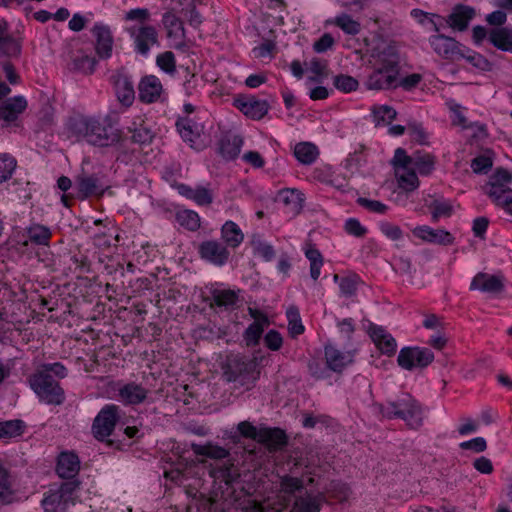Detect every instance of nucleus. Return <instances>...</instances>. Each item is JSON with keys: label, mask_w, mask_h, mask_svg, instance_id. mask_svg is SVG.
Here are the masks:
<instances>
[{"label": "nucleus", "mask_w": 512, "mask_h": 512, "mask_svg": "<svg viewBox=\"0 0 512 512\" xmlns=\"http://www.w3.org/2000/svg\"><path fill=\"white\" fill-rule=\"evenodd\" d=\"M366 45V54L375 66V71L367 80L368 88L381 90L396 87L398 58L394 46L380 36L367 41Z\"/></svg>", "instance_id": "nucleus-1"}, {"label": "nucleus", "mask_w": 512, "mask_h": 512, "mask_svg": "<svg viewBox=\"0 0 512 512\" xmlns=\"http://www.w3.org/2000/svg\"><path fill=\"white\" fill-rule=\"evenodd\" d=\"M69 137L76 141H86L95 146H111L121 139V131L113 125H104L95 119L80 118L71 122Z\"/></svg>", "instance_id": "nucleus-2"}, {"label": "nucleus", "mask_w": 512, "mask_h": 512, "mask_svg": "<svg viewBox=\"0 0 512 512\" xmlns=\"http://www.w3.org/2000/svg\"><path fill=\"white\" fill-rule=\"evenodd\" d=\"M128 23L125 31L133 40L135 51L146 55L151 47L157 44L158 33L152 25H149L150 12L146 8H135L126 12L124 16Z\"/></svg>", "instance_id": "nucleus-3"}, {"label": "nucleus", "mask_w": 512, "mask_h": 512, "mask_svg": "<svg viewBox=\"0 0 512 512\" xmlns=\"http://www.w3.org/2000/svg\"><path fill=\"white\" fill-rule=\"evenodd\" d=\"M303 485L302 479L290 476L283 477L281 481V493L283 495L277 496V501L271 502V499L268 498L264 502H259L250 495H245L243 498L235 500V510L240 509L244 512H265L266 510L282 512L289 504L290 495L301 489Z\"/></svg>", "instance_id": "nucleus-4"}, {"label": "nucleus", "mask_w": 512, "mask_h": 512, "mask_svg": "<svg viewBox=\"0 0 512 512\" xmlns=\"http://www.w3.org/2000/svg\"><path fill=\"white\" fill-rule=\"evenodd\" d=\"M381 412L388 418L403 419L412 428H417L422 424V410L410 395H404L395 402L387 403L382 407Z\"/></svg>", "instance_id": "nucleus-5"}, {"label": "nucleus", "mask_w": 512, "mask_h": 512, "mask_svg": "<svg viewBox=\"0 0 512 512\" xmlns=\"http://www.w3.org/2000/svg\"><path fill=\"white\" fill-rule=\"evenodd\" d=\"M392 165L399 188L411 192L419 187V179L413 166V159L404 149H396Z\"/></svg>", "instance_id": "nucleus-6"}, {"label": "nucleus", "mask_w": 512, "mask_h": 512, "mask_svg": "<svg viewBox=\"0 0 512 512\" xmlns=\"http://www.w3.org/2000/svg\"><path fill=\"white\" fill-rule=\"evenodd\" d=\"M512 173L506 169H497L484 186L485 193L500 207H504L512 199Z\"/></svg>", "instance_id": "nucleus-7"}, {"label": "nucleus", "mask_w": 512, "mask_h": 512, "mask_svg": "<svg viewBox=\"0 0 512 512\" xmlns=\"http://www.w3.org/2000/svg\"><path fill=\"white\" fill-rule=\"evenodd\" d=\"M30 386L41 401L59 405L64 401V392L52 377L38 374L30 379Z\"/></svg>", "instance_id": "nucleus-8"}, {"label": "nucleus", "mask_w": 512, "mask_h": 512, "mask_svg": "<svg viewBox=\"0 0 512 512\" xmlns=\"http://www.w3.org/2000/svg\"><path fill=\"white\" fill-rule=\"evenodd\" d=\"M78 485L72 482L62 484L57 490L50 491L42 500V506L46 512H59L74 504V493Z\"/></svg>", "instance_id": "nucleus-9"}, {"label": "nucleus", "mask_w": 512, "mask_h": 512, "mask_svg": "<svg viewBox=\"0 0 512 512\" xmlns=\"http://www.w3.org/2000/svg\"><path fill=\"white\" fill-rule=\"evenodd\" d=\"M434 359L433 353L422 347H403L397 357L398 365L405 370L423 368Z\"/></svg>", "instance_id": "nucleus-10"}, {"label": "nucleus", "mask_w": 512, "mask_h": 512, "mask_svg": "<svg viewBox=\"0 0 512 512\" xmlns=\"http://www.w3.org/2000/svg\"><path fill=\"white\" fill-rule=\"evenodd\" d=\"M367 334L377 351L387 357H392L397 351V341L394 336L383 326L370 323Z\"/></svg>", "instance_id": "nucleus-11"}, {"label": "nucleus", "mask_w": 512, "mask_h": 512, "mask_svg": "<svg viewBox=\"0 0 512 512\" xmlns=\"http://www.w3.org/2000/svg\"><path fill=\"white\" fill-rule=\"evenodd\" d=\"M162 23L171 47L181 51L189 48L183 23L174 12H166Z\"/></svg>", "instance_id": "nucleus-12"}, {"label": "nucleus", "mask_w": 512, "mask_h": 512, "mask_svg": "<svg viewBox=\"0 0 512 512\" xmlns=\"http://www.w3.org/2000/svg\"><path fill=\"white\" fill-rule=\"evenodd\" d=\"M355 350H341L334 344L324 346V359L326 367L336 373H341L354 362Z\"/></svg>", "instance_id": "nucleus-13"}, {"label": "nucleus", "mask_w": 512, "mask_h": 512, "mask_svg": "<svg viewBox=\"0 0 512 512\" xmlns=\"http://www.w3.org/2000/svg\"><path fill=\"white\" fill-rule=\"evenodd\" d=\"M118 408L115 405L105 406L93 423V433L97 439L103 440L111 435L118 419Z\"/></svg>", "instance_id": "nucleus-14"}, {"label": "nucleus", "mask_w": 512, "mask_h": 512, "mask_svg": "<svg viewBox=\"0 0 512 512\" xmlns=\"http://www.w3.org/2000/svg\"><path fill=\"white\" fill-rule=\"evenodd\" d=\"M233 105L246 117L254 120L262 119L268 112L269 106L265 100L253 96L238 95L233 99Z\"/></svg>", "instance_id": "nucleus-15"}, {"label": "nucleus", "mask_w": 512, "mask_h": 512, "mask_svg": "<svg viewBox=\"0 0 512 512\" xmlns=\"http://www.w3.org/2000/svg\"><path fill=\"white\" fill-rule=\"evenodd\" d=\"M429 43L438 56L452 61L459 59L462 45L455 39L438 34L431 36L429 38Z\"/></svg>", "instance_id": "nucleus-16"}, {"label": "nucleus", "mask_w": 512, "mask_h": 512, "mask_svg": "<svg viewBox=\"0 0 512 512\" xmlns=\"http://www.w3.org/2000/svg\"><path fill=\"white\" fill-rule=\"evenodd\" d=\"M176 126L181 138L192 148L200 150L203 147L200 140L203 131L201 124L194 122L190 117H184L177 121Z\"/></svg>", "instance_id": "nucleus-17"}, {"label": "nucleus", "mask_w": 512, "mask_h": 512, "mask_svg": "<svg viewBox=\"0 0 512 512\" xmlns=\"http://www.w3.org/2000/svg\"><path fill=\"white\" fill-rule=\"evenodd\" d=\"M412 235L423 242L439 245H449L453 242L452 235L443 229H433L427 225L414 227Z\"/></svg>", "instance_id": "nucleus-18"}, {"label": "nucleus", "mask_w": 512, "mask_h": 512, "mask_svg": "<svg viewBox=\"0 0 512 512\" xmlns=\"http://www.w3.org/2000/svg\"><path fill=\"white\" fill-rule=\"evenodd\" d=\"M249 314L254 322L246 329L244 339L248 346H252L259 342L264 328L269 325V321L267 316L257 309L249 308Z\"/></svg>", "instance_id": "nucleus-19"}, {"label": "nucleus", "mask_w": 512, "mask_h": 512, "mask_svg": "<svg viewBox=\"0 0 512 512\" xmlns=\"http://www.w3.org/2000/svg\"><path fill=\"white\" fill-rule=\"evenodd\" d=\"M199 253L201 257L210 263L222 266L229 258L227 248L217 241H206L200 245Z\"/></svg>", "instance_id": "nucleus-20"}, {"label": "nucleus", "mask_w": 512, "mask_h": 512, "mask_svg": "<svg viewBox=\"0 0 512 512\" xmlns=\"http://www.w3.org/2000/svg\"><path fill=\"white\" fill-rule=\"evenodd\" d=\"M476 11L468 5H457L448 16V25L458 31H464L469 26L471 20L475 17Z\"/></svg>", "instance_id": "nucleus-21"}, {"label": "nucleus", "mask_w": 512, "mask_h": 512, "mask_svg": "<svg viewBox=\"0 0 512 512\" xmlns=\"http://www.w3.org/2000/svg\"><path fill=\"white\" fill-rule=\"evenodd\" d=\"M93 34L96 38V52L100 58H109L112 55L113 37L108 26L95 24Z\"/></svg>", "instance_id": "nucleus-22"}, {"label": "nucleus", "mask_w": 512, "mask_h": 512, "mask_svg": "<svg viewBox=\"0 0 512 512\" xmlns=\"http://www.w3.org/2000/svg\"><path fill=\"white\" fill-rule=\"evenodd\" d=\"M502 288L503 281L500 276L482 272L476 274L470 283V290H478L484 293L500 292Z\"/></svg>", "instance_id": "nucleus-23"}, {"label": "nucleus", "mask_w": 512, "mask_h": 512, "mask_svg": "<svg viewBox=\"0 0 512 512\" xmlns=\"http://www.w3.org/2000/svg\"><path fill=\"white\" fill-rule=\"evenodd\" d=\"M177 191L180 195L194 201L199 206H208L213 202V193L205 186L190 187L185 184H179Z\"/></svg>", "instance_id": "nucleus-24"}, {"label": "nucleus", "mask_w": 512, "mask_h": 512, "mask_svg": "<svg viewBox=\"0 0 512 512\" xmlns=\"http://www.w3.org/2000/svg\"><path fill=\"white\" fill-rule=\"evenodd\" d=\"M162 93V84L154 76L144 77L139 84V97L143 102L152 103L159 99Z\"/></svg>", "instance_id": "nucleus-25"}, {"label": "nucleus", "mask_w": 512, "mask_h": 512, "mask_svg": "<svg viewBox=\"0 0 512 512\" xmlns=\"http://www.w3.org/2000/svg\"><path fill=\"white\" fill-rule=\"evenodd\" d=\"M176 6L173 8L175 13H179L186 18L189 25L199 27L202 23V16L196 11V6L202 3V0H176Z\"/></svg>", "instance_id": "nucleus-26"}, {"label": "nucleus", "mask_w": 512, "mask_h": 512, "mask_svg": "<svg viewBox=\"0 0 512 512\" xmlns=\"http://www.w3.org/2000/svg\"><path fill=\"white\" fill-rule=\"evenodd\" d=\"M293 155L302 165H312L320 155L319 148L312 142H298L293 147Z\"/></svg>", "instance_id": "nucleus-27"}, {"label": "nucleus", "mask_w": 512, "mask_h": 512, "mask_svg": "<svg viewBox=\"0 0 512 512\" xmlns=\"http://www.w3.org/2000/svg\"><path fill=\"white\" fill-rule=\"evenodd\" d=\"M27 101L21 96L9 99L0 105V118L12 122L26 109Z\"/></svg>", "instance_id": "nucleus-28"}, {"label": "nucleus", "mask_w": 512, "mask_h": 512, "mask_svg": "<svg viewBox=\"0 0 512 512\" xmlns=\"http://www.w3.org/2000/svg\"><path fill=\"white\" fill-rule=\"evenodd\" d=\"M80 462L74 453L63 452L58 457L57 473L62 478H72L78 471Z\"/></svg>", "instance_id": "nucleus-29"}, {"label": "nucleus", "mask_w": 512, "mask_h": 512, "mask_svg": "<svg viewBox=\"0 0 512 512\" xmlns=\"http://www.w3.org/2000/svg\"><path fill=\"white\" fill-rule=\"evenodd\" d=\"M285 433L278 428H260L258 442L266 445L269 449H278L286 444Z\"/></svg>", "instance_id": "nucleus-30"}, {"label": "nucleus", "mask_w": 512, "mask_h": 512, "mask_svg": "<svg viewBox=\"0 0 512 512\" xmlns=\"http://www.w3.org/2000/svg\"><path fill=\"white\" fill-rule=\"evenodd\" d=\"M329 25H335L345 34L352 36L357 35L361 30V24L346 13H341L334 18L327 19L325 26Z\"/></svg>", "instance_id": "nucleus-31"}, {"label": "nucleus", "mask_w": 512, "mask_h": 512, "mask_svg": "<svg viewBox=\"0 0 512 512\" xmlns=\"http://www.w3.org/2000/svg\"><path fill=\"white\" fill-rule=\"evenodd\" d=\"M119 396L124 403L139 404L145 400L147 390L138 384L129 383L119 389Z\"/></svg>", "instance_id": "nucleus-32"}, {"label": "nucleus", "mask_w": 512, "mask_h": 512, "mask_svg": "<svg viewBox=\"0 0 512 512\" xmlns=\"http://www.w3.org/2000/svg\"><path fill=\"white\" fill-rule=\"evenodd\" d=\"M489 41L497 49L512 52V29L507 27L492 29L489 32Z\"/></svg>", "instance_id": "nucleus-33"}, {"label": "nucleus", "mask_w": 512, "mask_h": 512, "mask_svg": "<svg viewBox=\"0 0 512 512\" xmlns=\"http://www.w3.org/2000/svg\"><path fill=\"white\" fill-rule=\"evenodd\" d=\"M221 237L230 247H238L244 240L241 228L233 221H226L221 228Z\"/></svg>", "instance_id": "nucleus-34"}, {"label": "nucleus", "mask_w": 512, "mask_h": 512, "mask_svg": "<svg viewBox=\"0 0 512 512\" xmlns=\"http://www.w3.org/2000/svg\"><path fill=\"white\" fill-rule=\"evenodd\" d=\"M0 50L8 56H16L20 53V45L10 37L8 23L4 19H0Z\"/></svg>", "instance_id": "nucleus-35"}, {"label": "nucleus", "mask_w": 512, "mask_h": 512, "mask_svg": "<svg viewBox=\"0 0 512 512\" xmlns=\"http://www.w3.org/2000/svg\"><path fill=\"white\" fill-rule=\"evenodd\" d=\"M324 502L322 494L311 496L306 495L295 500L293 512H319Z\"/></svg>", "instance_id": "nucleus-36"}, {"label": "nucleus", "mask_w": 512, "mask_h": 512, "mask_svg": "<svg viewBox=\"0 0 512 512\" xmlns=\"http://www.w3.org/2000/svg\"><path fill=\"white\" fill-rule=\"evenodd\" d=\"M306 258L310 262V276L314 281H317L321 274L323 266V257L318 249L311 244H306L303 248Z\"/></svg>", "instance_id": "nucleus-37"}, {"label": "nucleus", "mask_w": 512, "mask_h": 512, "mask_svg": "<svg viewBox=\"0 0 512 512\" xmlns=\"http://www.w3.org/2000/svg\"><path fill=\"white\" fill-rule=\"evenodd\" d=\"M96 59L84 51H78L72 59V69L84 74H91L96 67Z\"/></svg>", "instance_id": "nucleus-38"}, {"label": "nucleus", "mask_w": 512, "mask_h": 512, "mask_svg": "<svg viewBox=\"0 0 512 512\" xmlns=\"http://www.w3.org/2000/svg\"><path fill=\"white\" fill-rule=\"evenodd\" d=\"M288 320V330L292 337H297L304 333L305 327L302 323L299 309L296 306H290L286 310Z\"/></svg>", "instance_id": "nucleus-39"}, {"label": "nucleus", "mask_w": 512, "mask_h": 512, "mask_svg": "<svg viewBox=\"0 0 512 512\" xmlns=\"http://www.w3.org/2000/svg\"><path fill=\"white\" fill-rule=\"evenodd\" d=\"M25 425L21 420L0 422V439L8 440L19 437L24 432Z\"/></svg>", "instance_id": "nucleus-40"}, {"label": "nucleus", "mask_w": 512, "mask_h": 512, "mask_svg": "<svg viewBox=\"0 0 512 512\" xmlns=\"http://www.w3.org/2000/svg\"><path fill=\"white\" fill-rule=\"evenodd\" d=\"M29 240L37 245L48 246L52 233L43 225H32L27 229Z\"/></svg>", "instance_id": "nucleus-41"}, {"label": "nucleus", "mask_w": 512, "mask_h": 512, "mask_svg": "<svg viewBox=\"0 0 512 512\" xmlns=\"http://www.w3.org/2000/svg\"><path fill=\"white\" fill-rule=\"evenodd\" d=\"M465 59L470 65L479 69V70H488L490 67L489 61L482 56L481 54L470 51L465 47H461V54H459V59Z\"/></svg>", "instance_id": "nucleus-42"}, {"label": "nucleus", "mask_w": 512, "mask_h": 512, "mask_svg": "<svg viewBox=\"0 0 512 512\" xmlns=\"http://www.w3.org/2000/svg\"><path fill=\"white\" fill-rule=\"evenodd\" d=\"M307 80L318 82L327 74V64L319 59H312L306 64Z\"/></svg>", "instance_id": "nucleus-43"}, {"label": "nucleus", "mask_w": 512, "mask_h": 512, "mask_svg": "<svg viewBox=\"0 0 512 512\" xmlns=\"http://www.w3.org/2000/svg\"><path fill=\"white\" fill-rule=\"evenodd\" d=\"M138 122H134L133 125L128 127V130L132 133V139L137 143L150 142L153 135L152 132L143 125V119L141 116L137 118Z\"/></svg>", "instance_id": "nucleus-44"}, {"label": "nucleus", "mask_w": 512, "mask_h": 512, "mask_svg": "<svg viewBox=\"0 0 512 512\" xmlns=\"http://www.w3.org/2000/svg\"><path fill=\"white\" fill-rule=\"evenodd\" d=\"M413 166L421 175H429L435 167V158L430 154L411 156Z\"/></svg>", "instance_id": "nucleus-45"}, {"label": "nucleus", "mask_w": 512, "mask_h": 512, "mask_svg": "<svg viewBox=\"0 0 512 512\" xmlns=\"http://www.w3.org/2000/svg\"><path fill=\"white\" fill-rule=\"evenodd\" d=\"M116 95L118 100L125 106H129L132 104L135 93L133 85L127 80L118 81L116 83Z\"/></svg>", "instance_id": "nucleus-46"}, {"label": "nucleus", "mask_w": 512, "mask_h": 512, "mask_svg": "<svg viewBox=\"0 0 512 512\" xmlns=\"http://www.w3.org/2000/svg\"><path fill=\"white\" fill-rule=\"evenodd\" d=\"M373 118L377 125L389 124L396 117L394 108L387 105H377L372 108Z\"/></svg>", "instance_id": "nucleus-47"}, {"label": "nucleus", "mask_w": 512, "mask_h": 512, "mask_svg": "<svg viewBox=\"0 0 512 512\" xmlns=\"http://www.w3.org/2000/svg\"><path fill=\"white\" fill-rule=\"evenodd\" d=\"M333 85L342 93H351L358 89L359 82L350 75L339 74L333 78Z\"/></svg>", "instance_id": "nucleus-48"}, {"label": "nucleus", "mask_w": 512, "mask_h": 512, "mask_svg": "<svg viewBox=\"0 0 512 512\" xmlns=\"http://www.w3.org/2000/svg\"><path fill=\"white\" fill-rule=\"evenodd\" d=\"M178 223L191 230L195 231L200 227V217L198 213L192 210H182L176 215Z\"/></svg>", "instance_id": "nucleus-49"}, {"label": "nucleus", "mask_w": 512, "mask_h": 512, "mask_svg": "<svg viewBox=\"0 0 512 512\" xmlns=\"http://www.w3.org/2000/svg\"><path fill=\"white\" fill-rule=\"evenodd\" d=\"M194 452L198 455L207 456L214 459L226 458L229 452L220 446L207 444V445H194Z\"/></svg>", "instance_id": "nucleus-50"}, {"label": "nucleus", "mask_w": 512, "mask_h": 512, "mask_svg": "<svg viewBox=\"0 0 512 512\" xmlns=\"http://www.w3.org/2000/svg\"><path fill=\"white\" fill-rule=\"evenodd\" d=\"M16 165V159L12 155L0 153V183L11 178Z\"/></svg>", "instance_id": "nucleus-51"}, {"label": "nucleus", "mask_w": 512, "mask_h": 512, "mask_svg": "<svg viewBox=\"0 0 512 512\" xmlns=\"http://www.w3.org/2000/svg\"><path fill=\"white\" fill-rule=\"evenodd\" d=\"M156 65L163 72L174 75L176 73V59L171 51H165L157 55Z\"/></svg>", "instance_id": "nucleus-52"}, {"label": "nucleus", "mask_w": 512, "mask_h": 512, "mask_svg": "<svg viewBox=\"0 0 512 512\" xmlns=\"http://www.w3.org/2000/svg\"><path fill=\"white\" fill-rule=\"evenodd\" d=\"M197 466L194 463H191L190 465H186L185 469H180L179 467L175 469L165 470L164 476L167 479H170L171 481L177 483V484H184V481L188 479L189 475L192 474Z\"/></svg>", "instance_id": "nucleus-53"}, {"label": "nucleus", "mask_w": 512, "mask_h": 512, "mask_svg": "<svg viewBox=\"0 0 512 512\" xmlns=\"http://www.w3.org/2000/svg\"><path fill=\"white\" fill-rule=\"evenodd\" d=\"M380 232L391 241H400L403 238V230L395 223L382 220L378 222Z\"/></svg>", "instance_id": "nucleus-54"}, {"label": "nucleus", "mask_w": 512, "mask_h": 512, "mask_svg": "<svg viewBox=\"0 0 512 512\" xmlns=\"http://www.w3.org/2000/svg\"><path fill=\"white\" fill-rule=\"evenodd\" d=\"M13 494L10 475L7 470L0 465V502H9Z\"/></svg>", "instance_id": "nucleus-55"}, {"label": "nucleus", "mask_w": 512, "mask_h": 512, "mask_svg": "<svg viewBox=\"0 0 512 512\" xmlns=\"http://www.w3.org/2000/svg\"><path fill=\"white\" fill-rule=\"evenodd\" d=\"M77 189L83 197L93 195L98 190L97 180L93 177H80L77 180Z\"/></svg>", "instance_id": "nucleus-56"}, {"label": "nucleus", "mask_w": 512, "mask_h": 512, "mask_svg": "<svg viewBox=\"0 0 512 512\" xmlns=\"http://www.w3.org/2000/svg\"><path fill=\"white\" fill-rule=\"evenodd\" d=\"M236 299V294L231 290H216L213 293V303L219 307L231 306Z\"/></svg>", "instance_id": "nucleus-57"}, {"label": "nucleus", "mask_w": 512, "mask_h": 512, "mask_svg": "<svg viewBox=\"0 0 512 512\" xmlns=\"http://www.w3.org/2000/svg\"><path fill=\"white\" fill-rule=\"evenodd\" d=\"M344 230L347 234L357 238H362L367 234V228L363 226L356 218H349L344 224Z\"/></svg>", "instance_id": "nucleus-58"}, {"label": "nucleus", "mask_w": 512, "mask_h": 512, "mask_svg": "<svg viewBox=\"0 0 512 512\" xmlns=\"http://www.w3.org/2000/svg\"><path fill=\"white\" fill-rule=\"evenodd\" d=\"M411 16L413 19H415L418 23L422 25L430 24L432 26V29L436 32L440 30L439 26L434 21V17H436V15L434 14H429L420 9H413L411 11Z\"/></svg>", "instance_id": "nucleus-59"}, {"label": "nucleus", "mask_w": 512, "mask_h": 512, "mask_svg": "<svg viewBox=\"0 0 512 512\" xmlns=\"http://www.w3.org/2000/svg\"><path fill=\"white\" fill-rule=\"evenodd\" d=\"M241 144L242 140L237 138L233 139V141H227L226 143H223L221 146L222 155L227 159L236 158L240 153Z\"/></svg>", "instance_id": "nucleus-60"}, {"label": "nucleus", "mask_w": 512, "mask_h": 512, "mask_svg": "<svg viewBox=\"0 0 512 512\" xmlns=\"http://www.w3.org/2000/svg\"><path fill=\"white\" fill-rule=\"evenodd\" d=\"M449 105V109H450V112H451V121L454 125H458V126H461L463 128H466L467 127V120L464 116V113L462 111V107L458 104H456L455 102L453 101H450L448 103Z\"/></svg>", "instance_id": "nucleus-61"}, {"label": "nucleus", "mask_w": 512, "mask_h": 512, "mask_svg": "<svg viewBox=\"0 0 512 512\" xmlns=\"http://www.w3.org/2000/svg\"><path fill=\"white\" fill-rule=\"evenodd\" d=\"M335 40L329 33H324L317 41L313 44V49L317 53H324L330 50L334 46Z\"/></svg>", "instance_id": "nucleus-62"}, {"label": "nucleus", "mask_w": 512, "mask_h": 512, "mask_svg": "<svg viewBox=\"0 0 512 512\" xmlns=\"http://www.w3.org/2000/svg\"><path fill=\"white\" fill-rule=\"evenodd\" d=\"M493 165L492 159L487 155H480L473 159L471 168L475 173L487 172Z\"/></svg>", "instance_id": "nucleus-63"}, {"label": "nucleus", "mask_w": 512, "mask_h": 512, "mask_svg": "<svg viewBox=\"0 0 512 512\" xmlns=\"http://www.w3.org/2000/svg\"><path fill=\"white\" fill-rule=\"evenodd\" d=\"M265 345L272 351H277L283 344V338L276 330H270L264 337Z\"/></svg>", "instance_id": "nucleus-64"}]
</instances>
